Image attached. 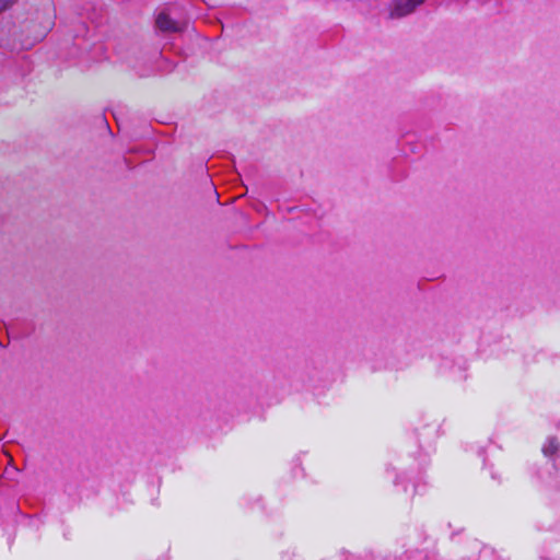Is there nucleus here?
<instances>
[{"instance_id": "f257e3e1", "label": "nucleus", "mask_w": 560, "mask_h": 560, "mask_svg": "<svg viewBox=\"0 0 560 560\" xmlns=\"http://www.w3.org/2000/svg\"><path fill=\"white\" fill-rule=\"evenodd\" d=\"M155 25L163 33L182 32L184 24L170 18V14L163 10L155 18Z\"/></svg>"}, {"instance_id": "f03ea898", "label": "nucleus", "mask_w": 560, "mask_h": 560, "mask_svg": "<svg viewBox=\"0 0 560 560\" xmlns=\"http://www.w3.org/2000/svg\"><path fill=\"white\" fill-rule=\"evenodd\" d=\"M424 0H395L390 12L392 18H402L410 14L413 10L423 3Z\"/></svg>"}, {"instance_id": "7ed1b4c3", "label": "nucleus", "mask_w": 560, "mask_h": 560, "mask_svg": "<svg viewBox=\"0 0 560 560\" xmlns=\"http://www.w3.org/2000/svg\"><path fill=\"white\" fill-rule=\"evenodd\" d=\"M559 442L556 438H549L542 447V452L545 455H555L559 451Z\"/></svg>"}, {"instance_id": "20e7f679", "label": "nucleus", "mask_w": 560, "mask_h": 560, "mask_svg": "<svg viewBox=\"0 0 560 560\" xmlns=\"http://www.w3.org/2000/svg\"><path fill=\"white\" fill-rule=\"evenodd\" d=\"M16 0H0V14L10 9Z\"/></svg>"}, {"instance_id": "39448f33", "label": "nucleus", "mask_w": 560, "mask_h": 560, "mask_svg": "<svg viewBox=\"0 0 560 560\" xmlns=\"http://www.w3.org/2000/svg\"><path fill=\"white\" fill-rule=\"evenodd\" d=\"M13 462V456H10L9 463L11 464Z\"/></svg>"}]
</instances>
